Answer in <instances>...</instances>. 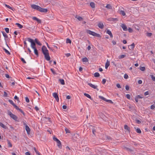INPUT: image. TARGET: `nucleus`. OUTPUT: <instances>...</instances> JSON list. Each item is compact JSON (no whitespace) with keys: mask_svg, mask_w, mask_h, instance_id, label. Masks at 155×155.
<instances>
[{"mask_svg":"<svg viewBox=\"0 0 155 155\" xmlns=\"http://www.w3.org/2000/svg\"><path fill=\"white\" fill-rule=\"evenodd\" d=\"M26 40L28 41L29 42L31 43V46L32 48H36L35 47V42L33 39L29 38H26Z\"/></svg>","mask_w":155,"mask_h":155,"instance_id":"3","label":"nucleus"},{"mask_svg":"<svg viewBox=\"0 0 155 155\" xmlns=\"http://www.w3.org/2000/svg\"><path fill=\"white\" fill-rule=\"evenodd\" d=\"M99 97L100 98V99H102V100L105 101H106V100H107L104 97L102 96H99Z\"/></svg>","mask_w":155,"mask_h":155,"instance_id":"39","label":"nucleus"},{"mask_svg":"<svg viewBox=\"0 0 155 155\" xmlns=\"http://www.w3.org/2000/svg\"><path fill=\"white\" fill-rule=\"evenodd\" d=\"M91 6L93 8H94L95 7V4L93 2H91L90 3Z\"/></svg>","mask_w":155,"mask_h":155,"instance_id":"26","label":"nucleus"},{"mask_svg":"<svg viewBox=\"0 0 155 155\" xmlns=\"http://www.w3.org/2000/svg\"><path fill=\"white\" fill-rule=\"evenodd\" d=\"M136 122L138 124H140L141 123L140 121L138 120H136Z\"/></svg>","mask_w":155,"mask_h":155,"instance_id":"61","label":"nucleus"},{"mask_svg":"<svg viewBox=\"0 0 155 155\" xmlns=\"http://www.w3.org/2000/svg\"><path fill=\"white\" fill-rule=\"evenodd\" d=\"M3 49L4 50L5 52L8 54L10 55V52L5 48H3Z\"/></svg>","mask_w":155,"mask_h":155,"instance_id":"28","label":"nucleus"},{"mask_svg":"<svg viewBox=\"0 0 155 155\" xmlns=\"http://www.w3.org/2000/svg\"><path fill=\"white\" fill-rule=\"evenodd\" d=\"M25 130L27 132V133L29 134L30 133V129L29 127L27 125H25Z\"/></svg>","mask_w":155,"mask_h":155,"instance_id":"11","label":"nucleus"},{"mask_svg":"<svg viewBox=\"0 0 155 155\" xmlns=\"http://www.w3.org/2000/svg\"><path fill=\"white\" fill-rule=\"evenodd\" d=\"M106 8L107 9H112V6L109 4H107L106 6Z\"/></svg>","mask_w":155,"mask_h":155,"instance_id":"23","label":"nucleus"},{"mask_svg":"<svg viewBox=\"0 0 155 155\" xmlns=\"http://www.w3.org/2000/svg\"><path fill=\"white\" fill-rule=\"evenodd\" d=\"M31 7L32 8L39 11L41 12L46 13L48 12V9L47 8H42L36 5H31Z\"/></svg>","mask_w":155,"mask_h":155,"instance_id":"1","label":"nucleus"},{"mask_svg":"<svg viewBox=\"0 0 155 155\" xmlns=\"http://www.w3.org/2000/svg\"><path fill=\"white\" fill-rule=\"evenodd\" d=\"M15 25H17L20 29L22 28L23 27L22 25L19 23H16Z\"/></svg>","mask_w":155,"mask_h":155,"instance_id":"27","label":"nucleus"},{"mask_svg":"<svg viewBox=\"0 0 155 155\" xmlns=\"http://www.w3.org/2000/svg\"><path fill=\"white\" fill-rule=\"evenodd\" d=\"M136 97H137V98L138 99H142L143 98V96H141L140 95H137Z\"/></svg>","mask_w":155,"mask_h":155,"instance_id":"49","label":"nucleus"},{"mask_svg":"<svg viewBox=\"0 0 155 155\" xmlns=\"http://www.w3.org/2000/svg\"><path fill=\"white\" fill-rule=\"evenodd\" d=\"M110 65V61H108V60H107V62L105 64V68L106 69H107V68Z\"/></svg>","mask_w":155,"mask_h":155,"instance_id":"18","label":"nucleus"},{"mask_svg":"<svg viewBox=\"0 0 155 155\" xmlns=\"http://www.w3.org/2000/svg\"><path fill=\"white\" fill-rule=\"evenodd\" d=\"M25 101L27 103H29V100L27 97H25Z\"/></svg>","mask_w":155,"mask_h":155,"instance_id":"54","label":"nucleus"},{"mask_svg":"<svg viewBox=\"0 0 155 155\" xmlns=\"http://www.w3.org/2000/svg\"><path fill=\"white\" fill-rule=\"evenodd\" d=\"M53 97L55 98L56 101L57 102H58L59 101V99L58 95L56 93H54L53 94Z\"/></svg>","mask_w":155,"mask_h":155,"instance_id":"7","label":"nucleus"},{"mask_svg":"<svg viewBox=\"0 0 155 155\" xmlns=\"http://www.w3.org/2000/svg\"><path fill=\"white\" fill-rule=\"evenodd\" d=\"M110 20L111 21H117L118 20L117 18H110Z\"/></svg>","mask_w":155,"mask_h":155,"instance_id":"32","label":"nucleus"},{"mask_svg":"<svg viewBox=\"0 0 155 155\" xmlns=\"http://www.w3.org/2000/svg\"><path fill=\"white\" fill-rule=\"evenodd\" d=\"M142 83V81L141 80H138V83L139 84H141Z\"/></svg>","mask_w":155,"mask_h":155,"instance_id":"63","label":"nucleus"},{"mask_svg":"<svg viewBox=\"0 0 155 155\" xmlns=\"http://www.w3.org/2000/svg\"><path fill=\"white\" fill-rule=\"evenodd\" d=\"M135 47V44L134 43H133L131 45L129 46V49L130 50L133 49Z\"/></svg>","mask_w":155,"mask_h":155,"instance_id":"13","label":"nucleus"},{"mask_svg":"<svg viewBox=\"0 0 155 155\" xmlns=\"http://www.w3.org/2000/svg\"><path fill=\"white\" fill-rule=\"evenodd\" d=\"M155 107L154 104L150 106V109L152 110H153L155 108Z\"/></svg>","mask_w":155,"mask_h":155,"instance_id":"53","label":"nucleus"},{"mask_svg":"<svg viewBox=\"0 0 155 155\" xmlns=\"http://www.w3.org/2000/svg\"><path fill=\"white\" fill-rule=\"evenodd\" d=\"M34 50V52L35 54L37 56H38V51L36 49V47L34 48H33Z\"/></svg>","mask_w":155,"mask_h":155,"instance_id":"19","label":"nucleus"},{"mask_svg":"<svg viewBox=\"0 0 155 155\" xmlns=\"http://www.w3.org/2000/svg\"><path fill=\"white\" fill-rule=\"evenodd\" d=\"M128 31H129V32L130 33H131V32H132L133 31V30L131 28H129L128 29Z\"/></svg>","mask_w":155,"mask_h":155,"instance_id":"58","label":"nucleus"},{"mask_svg":"<svg viewBox=\"0 0 155 155\" xmlns=\"http://www.w3.org/2000/svg\"><path fill=\"white\" fill-rule=\"evenodd\" d=\"M71 41L69 38H67L66 39V43H69L71 44Z\"/></svg>","mask_w":155,"mask_h":155,"instance_id":"37","label":"nucleus"},{"mask_svg":"<svg viewBox=\"0 0 155 155\" xmlns=\"http://www.w3.org/2000/svg\"><path fill=\"white\" fill-rule=\"evenodd\" d=\"M121 27L124 31H126L127 30V28L125 25L122 24L121 25Z\"/></svg>","mask_w":155,"mask_h":155,"instance_id":"12","label":"nucleus"},{"mask_svg":"<svg viewBox=\"0 0 155 155\" xmlns=\"http://www.w3.org/2000/svg\"><path fill=\"white\" fill-rule=\"evenodd\" d=\"M2 32L3 34V36L5 37V39L8 38V35L4 31H2Z\"/></svg>","mask_w":155,"mask_h":155,"instance_id":"22","label":"nucleus"},{"mask_svg":"<svg viewBox=\"0 0 155 155\" xmlns=\"http://www.w3.org/2000/svg\"><path fill=\"white\" fill-rule=\"evenodd\" d=\"M4 97H6L8 96L7 94L5 91H4Z\"/></svg>","mask_w":155,"mask_h":155,"instance_id":"59","label":"nucleus"},{"mask_svg":"<svg viewBox=\"0 0 155 155\" xmlns=\"http://www.w3.org/2000/svg\"><path fill=\"white\" fill-rule=\"evenodd\" d=\"M129 87L128 85H127L125 86V89L127 90H128L129 89Z\"/></svg>","mask_w":155,"mask_h":155,"instance_id":"64","label":"nucleus"},{"mask_svg":"<svg viewBox=\"0 0 155 155\" xmlns=\"http://www.w3.org/2000/svg\"><path fill=\"white\" fill-rule=\"evenodd\" d=\"M51 71V72H52L53 74H57L54 71V69L51 68L50 69Z\"/></svg>","mask_w":155,"mask_h":155,"instance_id":"42","label":"nucleus"},{"mask_svg":"<svg viewBox=\"0 0 155 155\" xmlns=\"http://www.w3.org/2000/svg\"><path fill=\"white\" fill-rule=\"evenodd\" d=\"M126 56V55L124 54H122L118 56V58L119 59H122L124 58Z\"/></svg>","mask_w":155,"mask_h":155,"instance_id":"35","label":"nucleus"},{"mask_svg":"<svg viewBox=\"0 0 155 155\" xmlns=\"http://www.w3.org/2000/svg\"><path fill=\"white\" fill-rule=\"evenodd\" d=\"M0 126L2 127L3 128L6 129L7 128V127L5 125L3 124L2 123L0 122Z\"/></svg>","mask_w":155,"mask_h":155,"instance_id":"24","label":"nucleus"},{"mask_svg":"<svg viewBox=\"0 0 155 155\" xmlns=\"http://www.w3.org/2000/svg\"><path fill=\"white\" fill-rule=\"evenodd\" d=\"M7 141L8 143V147H12V145L11 144L10 141L8 140H7Z\"/></svg>","mask_w":155,"mask_h":155,"instance_id":"20","label":"nucleus"},{"mask_svg":"<svg viewBox=\"0 0 155 155\" xmlns=\"http://www.w3.org/2000/svg\"><path fill=\"white\" fill-rule=\"evenodd\" d=\"M152 35V33H147V36L149 37H150Z\"/></svg>","mask_w":155,"mask_h":155,"instance_id":"44","label":"nucleus"},{"mask_svg":"<svg viewBox=\"0 0 155 155\" xmlns=\"http://www.w3.org/2000/svg\"><path fill=\"white\" fill-rule=\"evenodd\" d=\"M126 97L128 99H130V96L129 94H126Z\"/></svg>","mask_w":155,"mask_h":155,"instance_id":"57","label":"nucleus"},{"mask_svg":"<svg viewBox=\"0 0 155 155\" xmlns=\"http://www.w3.org/2000/svg\"><path fill=\"white\" fill-rule=\"evenodd\" d=\"M59 81L61 84L64 85L65 84L64 81L63 79H59Z\"/></svg>","mask_w":155,"mask_h":155,"instance_id":"21","label":"nucleus"},{"mask_svg":"<svg viewBox=\"0 0 155 155\" xmlns=\"http://www.w3.org/2000/svg\"><path fill=\"white\" fill-rule=\"evenodd\" d=\"M65 130L66 132V133H70L69 130L66 128H65Z\"/></svg>","mask_w":155,"mask_h":155,"instance_id":"45","label":"nucleus"},{"mask_svg":"<svg viewBox=\"0 0 155 155\" xmlns=\"http://www.w3.org/2000/svg\"><path fill=\"white\" fill-rule=\"evenodd\" d=\"M5 6L6 7H7V8H8L9 9H11L13 11V9H14V8H12V7H10V6H9V5H6V4H5Z\"/></svg>","mask_w":155,"mask_h":155,"instance_id":"33","label":"nucleus"},{"mask_svg":"<svg viewBox=\"0 0 155 155\" xmlns=\"http://www.w3.org/2000/svg\"><path fill=\"white\" fill-rule=\"evenodd\" d=\"M105 101L108 102L110 103L111 104H113V102H112L111 101V100H107V99Z\"/></svg>","mask_w":155,"mask_h":155,"instance_id":"48","label":"nucleus"},{"mask_svg":"<svg viewBox=\"0 0 155 155\" xmlns=\"http://www.w3.org/2000/svg\"><path fill=\"white\" fill-rule=\"evenodd\" d=\"M98 27L102 29L104 27V25L102 22H99L98 24Z\"/></svg>","mask_w":155,"mask_h":155,"instance_id":"10","label":"nucleus"},{"mask_svg":"<svg viewBox=\"0 0 155 155\" xmlns=\"http://www.w3.org/2000/svg\"><path fill=\"white\" fill-rule=\"evenodd\" d=\"M151 78H152V80L153 81H155V76L154 75H151Z\"/></svg>","mask_w":155,"mask_h":155,"instance_id":"43","label":"nucleus"},{"mask_svg":"<svg viewBox=\"0 0 155 155\" xmlns=\"http://www.w3.org/2000/svg\"><path fill=\"white\" fill-rule=\"evenodd\" d=\"M8 114L10 116L13 120L16 121H18V117L15 115L13 114L12 112L9 110L8 111Z\"/></svg>","mask_w":155,"mask_h":155,"instance_id":"5","label":"nucleus"},{"mask_svg":"<svg viewBox=\"0 0 155 155\" xmlns=\"http://www.w3.org/2000/svg\"><path fill=\"white\" fill-rule=\"evenodd\" d=\"M8 101L9 103L12 104L14 107L18 110H19L21 113H22L24 116H25V114L24 112L21 109L19 108L13 102V101L11 100H9Z\"/></svg>","mask_w":155,"mask_h":155,"instance_id":"2","label":"nucleus"},{"mask_svg":"<svg viewBox=\"0 0 155 155\" xmlns=\"http://www.w3.org/2000/svg\"><path fill=\"white\" fill-rule=\"evenodd\" d=\"M106 81V80L105 79H103L102 81V83L103 84H105Z\"/></svg>","mask_w":155,"mask_h":155,"instance_id":"47","label":"nucleus"},{"mask_svg":"<svg viewBox=\"0 0 155 155\" xmlns=\"http://www.w3.org/2000/svg\"><path fill=\"white\" fill-rule=\"evenodd\" d=\"M34 150L35 151V152L37 154H38V155H41L40 153H39V152H38L37 151L36 148L35 147L34 148Z\"/></svg>","mask_w":155,"mask_h":155,"instance_id":"38","label":"nucleus"},{"mask_svg":"<svg viewBox=\"0 0 155 155\" xmlns=\"http://www.w3.org/2000/svg\"><path fill=\"white\" fill-rule=\"evenodd\" d=\"M53 139L54 141H56V142L59 140L56 137H53Z\"/></svg>","mask_w":155,"mask_h":155,"instance_id":"51","label":"nucleus"},{"mask_svg":"<svg viewBox=\"0 0 155 155\" xmlns=\"http://www.w3.org/2000/svg\"><path fill=\"white\" fill-rule=\"evenodd\" d=\"M43 54L45 56V59L47 61H49L50 59V57L49 55V53H45L43 52Z\"/></svg>","mask_w":155,"mask_h":155,"instance_id":"6","label":"nucleus"},{"mask_svg":"<svg viewBox=\"0 0 155 155\" xmlns=\"http://www.w3.org/2000/svg\"><path fill=\"white\" fill-rule=\"evenodd\" d=\"M120 13L123 16H125L126 15L124 11L122 10L120 11Z\"/></svg>","mask_w":155,"mask_h":155,"instance_id":"31","label":"nucleus"},{"mask_svg":"<svg viewBox=\"0 0 155 155\" xmlns=\"http://www.w3.org/2000/svg\"><path fill=\"white\" fill-rule=\"evenodd\" d=\"M14 98L15 100H16L18 101L19 102V98L17 96L15 95L14 97Z\"/></svg>","mask_w":155,"mask_h":155,"instance_id":"46","label":"nucleus"},{"mask_svg":"<svg viewBox=\"0 0 155 155\" xmlns=\"http://www.w3.org/2000/svg\"><path fill=\"white\" fill-rule=\"evenodd\" d=\"M136 131L137 133L139 134H140L141 132V130L139 128H137L136 130Z\"/></svg>","mask_w":155,"mask_h":155,"instance_id":"34","label":"nucleus"},{"mask_svg":"<svg viewBox=\"0 0 155 155\" xmlns=\"http://www.w3.org/2000/svg\"><path fill=\"white\" fill-rule=\"evenodd\" d=\"M35 41L38 45L39 46H41L42 45L38 41V40L37 38H35Z\"/></svg>","mask_w":155,"mask_h":155,"instance_id":"17","label":"nucleus"},{"mask_svg":"<svg viewBox=\"0 0 155 155\" xmlns=\"http://www.w3.org/2000/svg\"><path fill=\"white\" fill-rule=\"evenodd\" d=\"M24 47L27 48V44L25 41H24Z\"/></svg>","mask_w":155,"mask_h":155,"instance_id":"55","label":"nucleus"},{"mask_svg":"<svg viewBox=\"0 0 155 155\" xmlns=\"http://www.w3.org/2000/svg\"><path fill=\"white\" fill-rule=\"evenodd\" d=\"M124 128L126 130H127V131H128L129 133L130 132V128L129 127H128L127 125H125L124 126Z\"/></svg>","mask_w":155,"mask_h":155,"instance_id":"14","label":"nucleus"},{"mask_svg":"<svg viewBox=\"0 0 155 155\" xmlns=\"http://www.w3.org/2000/svg\"><path fill=\"white\" fill-rule=\"evenodd\" d=\"M140 69L142 71H144L145 69V68L144 67H140Z\"/></svg>","mask_w":155,"mask_h":155,"instance_id":"40","label":"nucleus"},{"mask_svg":"<svg viewBox=\"0 0 155 155\" xmlns=\"http://www.w3.org/2000/svg\"><path fill=\"white\" fill-rule=\"evenodd\" d=\"M75 17L80 21H81L83 19V18L82 17L77 15H76Z\"/></svg>","mask_w":155,"mask_h":155,"instance_id":"29","label":"nucleus"},{"mask_svg":"<svg viewBox=\"0 0 155 155\" xmlns=\"http://www.w3.org/2000/svg\"><path fill=\"white\" fill-rule=\"evenodd\" d=\"M124 78L126 79H127V78H128V75L126 74H125L124 76Z\"/></svg>","mask_w":155,"mask_h":155,"instance_id":"56","label":"nucleus"},{"mask_svg":"<svg viewBox=\"0 0 155 155\" xmlns=\"http://www.w3.org/2000/svg\"><path fill=\"white\" fill-rule=\"evenodd\" d=\"M57 145L60 149H61L62 145L61 141L59 140L57 142Z\"/></svg>","mask_w":155,"mask_h":155,"instance_id":"15","label":"nucleus"},{"mask_svg":"<svg viewBox=\"0 0 155 155\" xmlns=\"http://www.w3.org/2000/svg\"><path fill=\"white\" fill-rule=\"evenodd\" d=\"M32 19L36 21L38 23L41 24V20L35 17H33L32 18Z\"/></svg>","mask_w":155,"mask_h":155,"instance_id":"8","label":"nucleus"},{"mask_svg":"<svg viewBox=\"0 0 155 155\" xmlns=\"http://www.w3.org/2000/svg\"><path fill=\"white\" fill-rule=\"evenodd\" d=\"M86 32L87 33L90 35H92L94 36L97 37H100V35L99 34L97 33L89 30H86Z\"/></svg>","mask_w":155,"mask_h":155,"instance_id":"4","label":"nucleus"},{"mask_svg":"<svg viewBox=\"0 0 155 155\" xmlns=\"http://www.w3.org/2000/svg\"><path fill=\"white\" fill-rule=\"evenodd\" d=\"M82 61L83 62H87L88 61V59L87 58L85 57L82 59Z\"/></svg>","mask_w":155,"mask_h":155,"instance_id":"30","label":"nucleus"},{"mask_svg":"<svg viewBox=\"0 0 155 155\" xmlns=\"http://www.w3.org/2000/svg\"><path fill=\"white\" fill-rule=\"evenodd\" d=\"M149 94V93L148 91H147L144 93V95L145 96H146V95H148Z\"/></svg>","mask_w":155,"mask_h":155,"instance_id":"60","label":"nucleus"},{"mask_svg":"<svg viewBox=\"0 0 155 155\" xmlns=\"http://www.w3.org/2000/svg\"><path fill=\"white\" fill-rule=\"evenodd\" d=\"M84 95L86 96L87 97L90 98V99H91V100H92V99L91 96L89 94L86 93H84Z\"/></svg>","mask_w":155,"mask_h":155,"instance_id":"25","label":"nucleus"},{"mask_svg":"<svg viewBox=\"0 0 155 155\" xmlns=\"http://www.w3.org/2000/svg\"><path fill=\"white\" fill-rule=\"evenodd\" d=\"M46 49H47L46 47L45 46H43L42 47L41 50L42 51H45L46 50Z\"/></svg>","mask_w":155,"mask_h":155,"instance_id":"41","label":"nucleus"},{"mask_svg":"<svg viewBox=\"0 0 155 155\" xmlns=\"http://www.w3.org/2000/svg\"><path fill=\"white\" fill-rule=\"evenodd\" d=\"M5 76L7 78H10L9 75L7 74H5Z\"/></svg>","mask_w":155,"mask_h":155,"instance_id":"62","label":"nucleus"},{"mask_svg":"<svg viewBox=\"0 0 155 155\" xmlns=\"http://www.w3.org/2000/svg\"><path fill=\"white\" fill-rule=\"evenodd\" d=\"M106 33L110 35L111 38H112L113 37V35L111 31L109 30H107L106 31Z\"/></svg>","mask_w":155,"mask_h":155,"instance_id":"16","label":"nucleus"},{"mask_svg":"<svg viewBox=\"0 0 155 155\" xmlns=\"http://www.w3.org/2000/svg\"><path fill=\"white\" fill-rule=\"evenodd\" d=\"M88 84L89 86H90L91 87H92L94 89H97V91H98V90H99L98 89H97V85L95 86L93 84H92L91 83H88Z\"/></svg>","mask_w":155,"mask_h":155,"instance_id":"9","label":"nucleus"},{"mask_svg":"<svg viewBox=\"0 0 155 155\" xmlns=\"http://www.w3.org/2000/svg\"><path fill=\"white\" fill-rule=\"evenodd\" d=\"M94 76L95 77H99L100 74L98 72H96L94 74Z\"/></svg>","mask_w":155,"mask_h":155,"instance_id":"36","label":"nucleus"},{"mask_svg":"<svg viewBox=\"0 0 155 155\" xmlns=\"http://www.w3.org/2000/svg\"><path fill=\"white\" fill-rule=\"evenodd\" d=\"M21 61L25 64L26 63V61H25V60L23 58H21Z\"/></svg>","mask_w":155,"mask_h":155,"instance_id":"50","label":"nucleus"},{"mask_svg":"<svg viewBox=\"0 0 155 155\" xmlns=\"http://www.w3.org/2000/svg\"><path fill=\"white\" fill-rule=\"evenodd\" d=\"M5 30L6 32L7 33H8L9 31V29L8 28H5Z\"/></svg>","mask_w":155,"mask_h":155,"instance_id":"52","label":"nucleus"}]
</instances>
